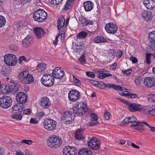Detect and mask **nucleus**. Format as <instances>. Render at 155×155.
<instances>
[{"mask_svg":"<svg viewBox=\"0 0 155 155\" xmlns=\"http://www.w3.org/2000/svg\"><path fill=\"white\" fill-rule=\"evenodd\" d=\"M152 55H153V54L149 53H147L146 54V63L147 64H150L151 63V60L150 58Z\"/></svg>","mask_w":155,"mask_h":155,"instance_id":"58836bf2","label":"nucleus"},{"mask_svg":"<svg viewBox=\"0 0 155 155\" xmlns=\"http://www.w3.org/2000/svg\"><path fill=\"white\" fill-rule=\"evenodd\" d=\"M84 130V129L83 130L82 128H80L76 132L75 137L78 140H82L84 138V137L82 136V133L83 130Z\"/></svg>","mask_w":155,"mask_h":155,"instance_id":"cd10ccee","label":"nucleus"},{"mask_svg":"<svg viewBox=\"0 0 155 155\" xmlns=\"http://www.w3.org/2000/svg\"><path fill=\"white\" fill-rule=\"evenodd\" d=\"M90 83L92 85H94L96 87H97L98 83V81H94V80H91L90 81Z\"/></svg>","mask_w":155,"mask_h":155,"instance_id":"0e129e2a","label":"nucleus"},{"mask_svg":"<svg viewBox=\"0 0 155 155\" xmlns=\"http://www.w3.org/2000/svg\"><path fill=\"white\" fill-rule=\"evenodd\" d=\"M128 109L131 112L139 111L141 109V105L136 103L131 104L129 105Z\"/></svg>","mask_w":155,"mask_h":155,"instance_id":"6ab92c4d","label":"nucleus"},{"mask_svg":"<svg viewBox=\"0 0 155 155\" xmlns=\"http://www.w3.org/2000/svg\"><path fill=\"white\" fill-rule=\"evenodd\" d=\"M78 20L79 22H81V25H82V26H84V24H85L86 21V19L85 18V17L82 16L81 15H79Z\"/></svg>","mask_w":155,"mask_h":155,"instance_id":"f704fd0d","label":"nucleus"},{"mask_svg":"<svg viewBox=\"0 0 155 155\" xmlns=\"http://www.w3.org/2000/svg\"><path fill=\"white\" fill-rule=\"evenodd\" d=\"M26 76L25 77L24 83L26 84H30L33 83L34 81V78L32 74H29V72L28 71Z\"/></svg>","mask_w":155,"mask_h":155,"instance_id":"5701e85b","label":"nucleus"},{"mask_svg":"<svg viewBox=\"0 0 155 155\" xmlns=\"http://www.w3.org/2000/svg\"><path fill=\"white\" fill-rule=\"evenodd\" d=\"M87 34L86 32L81 31L77 35V38L79 39H83L85 38L87 35Z\"/></svg>","mask_w":155,"mask_h":155,"instance_id":"72a5a7b5","label":"nucleus"},{"mask_svg":"<svg viewBox=\"0 0 155 155\" xmlns=\"http://www.w3.org/2000/svg\"><path fill=\"white\" fill-rule=\"evenodd\" d=\"M142 80V78L141 77H139L135 80V82L136 84H140V82Z\"/></svg>","mask_w":155,"mask_h":155,"instance_id":"e2e57ef3","label":"nucleus"},{"mask_svg":"<svg viewBox=\"0 0 155 155\" xmlns=\"http://www.w3.org/2000/svg\"><path fill=\"white\" fill-rule=\"evenodd\" d=\"M97 87L100 88L105 89L106 88V84L103 82H98Z\"/></svg>","mask_w":155,"mask_h":155,"instance_id":"49530a36","label":"nucleus"},{"mask_svg":"<svg viewBox=\"0 0 155 155\" xmlns=\"http://www.w3.org/2000/svg\"><path fill=\"white\" fill-rule=\"evenodd\" d=\"M45 113L44 112H40L37 114L36 116L37 118L40 119L44 117L45 116Z\"/></svg>","mask_w":155,"mask_h":155,"instance_id":"603ef678","label":"nucleus"},{"mask_svg":"<svg viewBox=\"0 0 155 155\" xmlns=\"http://www.w3.org/2000/svg\"><path fill=\"white\" fill-rule=\"evenodd\" d=\"M62 142V140L58 137L55 135L49 137L47 141L48 145L53 148L59 147L61 146Z\"/></svg>","mask_w":155,"mask_h":155,"instance_id":"7ed1b4c3","label":"nucleus"},{"mask_svg":"<svg viewBox=\"0 0 155 155\" xmlns=\"http://www.w3.org/2000/svg\"><path fill=\"white\" fill-rule=\"evenodd\" d=\"M148 38L149 40L152 43L150 47V48L152 50L154 49L155 48V31L151 32L149 34Z\"/></svg>","mask_w":155,"mask_h":155,"instance_id":"aec40b11","label":"nucleus"},{"mask_svg":"<svg viewBox=\"0 0 155 155\" xmlns=\"http://www.w3.org/2000/svg\"><path fill=\"white\" fill-rule=\"evenodd\" d=\"M149 108L150 107H146L143 108H142L141 107V109L140 110L143 113L146 114H148L149 110H149Z\"/></svg>","mask_w":155,"mask_h":155,"instance_id":"c03bdc74","label":"nucleus"},{"mask_svg":"<svg viewBox=\"0 0 155 155\" xmlns=\"http://www.w3.org/2000/svg\"><path fill=\"white\" fill-rule=\"evenodd\" d=\"M6 23V20L5 17L0 15V28L4 26Z\"/></svg>","mask_w":155,"mask_h":155,"instance_id":"e433bc0d","label":"nucleus"},{"mask_svg":"<svg viewBox=\"0 0 155 155\" xmlns=\"http://www.w3.org/2000/svg\"><path fill=\"white\" fill-rule=\"evenodd\" d=\"M90 117H91V119H93L95 120H97L98 119V117L97 115L96 114H90Z\"/></svg>","mask_w":155,"mask_h":155,"instance_id":"338daca9","label":"nucleus"},{"mask_svg":"<svg viewBox=\"0 0 155 155\" xmlns=\"http://www.w3.org/2000/svg\"><path fill=\"white\" fill-rule=\"evenodd\" d=\"M90 109L88 108L85 102H80L77 104L76 106L72 108L74 112L78 115H84L85 113Z\"/></svg>","mask_w":155,"mask_h":155,"instance_id":"f257e3e1","label":"nucleus"},{"mask_svg":"<svg viewBox=\"0 0 155 155\" xmlns=\"http://www.w3.org/2000/svg\"><path fill=\"white\" fill-rule=\"evenodd\" d=\"M124 75L126 76L129 75L132 72L131 70H127L125 71H122Z\"/></svg>","mask_w":155,"mask_h":155,"instance_id":"bf43d9fd","label":"nucleus"},{"mask_svg":"<svg viewBox=\"0 0 155 155\" xmlns=\"http://www.w3.org/2000/svg\"><path fill=\"white\" fill-rule=\"evenodd\" d=\"M71 6V5H70V4L68 3V2H66L64 9L65 10H67L71 8L72 7Z\"/></svg>","mask_w":155,"mask_h":155,"instance_id":"052dcab7","label":"nucleus"},{"mask_svg":"<svg viewBox=\"0 0 155 155\" xmlns=\"http://www.w3.org/2000/svg\"><path fill=\"white\" fill-rule=\"evenodd\" d=\"M73 79L74 84L78 86H80L81 85V83L80 80L76 78L75 76L73 75Z\"/></svg>","mask_w":155,"mask_h":155,"instance_id":"8fccbe9b","label":"nucleus"},{"mask_svg":"<svg viewBox=\"0 0 155 155\" xmlns=\"http://www.w3.org/2000/svg\"><path fill=\"white\" fill-rule=\"evenodd\" d=\"M80 97V93L78 91L74 90H71L68 94L69 99L73 102L76 101Z\"/></svg>","mask_w":155,"mask_h":155,"instance_id":"9b49d317","label":"nucleus"},{"mask_svg":"<svg viewBox=\"0 0 155 155\" xmlns=\"http://www.w3.org/2000/svg\"><path fill=\"white\" fill-rule=\"evenodd\" d=\"M27 73L28 71H23L18 75L17 79L19 81H23L24 82L25 77L26 76Z\"/></svg>","mask_w":155,"mask_h":155,"instance_id":"bb28decb","label":"nucleus"},{"mask_svg":"<svg viewBox=\"0 0 155 155\" xmlns=\"http://www.w3.org/2000/svg\"><path fill=\"white\" fill-rule=\"evenodd\" d=\"M54 78L49 74H44L41 79V83L45 87H50L54 84Z\"/></svg>","mask_w":155,"mask_h":155,"instance_id":"20e7f679","label":"nucleus"},{"mask_svg":"<svg viewBox=\"0 0 155 155\" xmlns=\"http://www.w3.org/2000/svg\"><path fill=\"white\" fill-rule=\"evenodd\" d=\"M143 124L142 122H140V123L138 125V127H137V130L142 131L144 130V126L142 124Z\"/></svg>","mask_w":155,"mask_h":155,"instance_id":"3c124183","label":"nucleus"},{"mask_svg":"<svg viewBox=\"0 0 155 155\" xmlns=\"http://www.w3.org/2000/svg\"><path fill=\"white\" fill-rule=\"evenodd\" d=\"M28 38V37H26L22 41V46L25 48L29 46L31 44V41L27 40Z\"/></svg>","mask_w":155,"mask_h":155,"instance_id":"473e14b6","label":"nucleus"},{"mask_svg":"<svg viewBox=\"0 0 155 155\" xmlns=\"http://www.w3.org/2000/svg\"><path fill=\"white\" fill-rule=\"evenodd\" d=\"M57 23V28L60 33L61 29L64 26L65 23V19L62 16L59 18Z\"/></svg>","mask_w":155,"mask_h":155,"instance_id":"a878e982","label":"nucleus"},{"mask_svg":"<svg viewBox=\"0 0 155 155\" xmlns=\"http://www.w3.org/2000/svg\"><path fill=\"white\" fill-rule=\"evenodd\" d=\"M84 45H82L81 46H77L76 52L77 53H80L83 51V48Z\"/></svg>","mask_w":155,"mask_h":155,"instance_id":"de8ad7c7","label":"nucleus"},{"mask_svg":"<svg viewBox=\"0 0 155 155\" xmlns=\"http://www.w3.org/2000/svg\"><path fill=\"white\" fill-rule=\"evenodd\" d=\"M94 41L97 43H103L107 41V40L102 37L97 36L94 39Z\"/></svg>","mask_w":155,"mask_h":155,"instance_id":"7c9ffc66","label":"nucleus"},{"mask_svg":"<svg viewBox=\"0 0 155 155\" xmlns=\"http://www.w3.org/2000/svg\"><path fill=\"white\" fill-rule=\"evenodd\" d=\"M17 101L19 104H23L27 101V97L25 93L23 92H20L18 93L16 96Z\"/></svg>","mask_w":155,"mask_h":155,"instance_id":"4468645a","label":"nucleus"},{"mask_svg":"<svg viewBox=\"0 0 155 155\" xmlns=\"http://www.w3.org/2000/svg\"><path fill=\"white\" fill-rule=\"evenodd\" d=\"M105 28L108 33L114 34L117 31V27L115 24L113 23H109L105 25Z\"/></svg>","mask_w":155,"mask_h":155,"instance_id":"ddd939ff","label":"nucleus"},{"mask_svg":"<svg viewBox=\"0 0 155 155\" xmlns=\"http://www.w3.org/2000/svg\"><path fill=\"white\" fill-rule=\"evenodd\" d=\"M34 32L38 38H40L43 37L46 33L43 29L40 27H35L34 29Z\"/></svg>","mask_w":155,"mask_h":155,"instance_id":"2eb2a0df","label":"nucleus"},{"mask_svg":"<svg viewBox=\"0 0 155 155\" xmlns=\"http://www.w3.org/2000/svg\"><path fill=\"white\" fill-rule=\"evenodd\" d=\"M56 122L50 118L45 119L43 122L44 127L47 130H53L56 128Z\"/></svg>","mask_w":155,"mask_h":155,"instance_id":"0eeeda50","label":"nucleus"},{"mask_svg":"<svg viewBox=\"0 0 155 155\" xmlns=\"http://www.w3.org/2000/svg\"><path fill=\"white\" fill-rule=\"evenodd\" d=\"M148 111L149 114L152 116H155V106L150 107Z\"/></svg>","mask_w":155,"mask_h":155,"instance_id":"a19ab883","label":"nucleus"},{"mask_svg":"<svg viewBox=\"0 0 155 155\" xmlns=\"http://www.w3.org/2000/svg\"><path fill=\"white\" fill-rule=\"evenodd\" d=\"M47 16V13L42 9L37 10L34 13L33 15L35 20L40 22L45 21Z\"/></svg>","mask_w":155,"mask_h":155,"instance_id":"f03ea898","label":"nucleus"},{"mask_svg":"<svg viewBox=\"0 0 155 155\" xmlns=\"http://www.w3.org/2000/svg\"><path fill=\"white\" fill-rule=\"evenodd\" d=\"M80 62L82 64L85 63L86 60L85 59V56L84 55H82L80 58L79 59Z\"/></svg>","mask_w":155,"mask_h":155,"instance_id":"5fc2aeb1","label":"nucleus"},{"mask_svg":"<svg viewBox=\"0 0 155 155\" xmlns=\"http://www.w3.org/2000/svg\"><path fill=\"white\" fill-rule=\"evenodd\" d=\"M41 106L43 108H46L51 105V102L48 97H43L41 101Z\"/></svg>","mask_w":155,"mask_h":155,"instance_id":"a211bd4d","label":"nucleus"},{"mask_svg":"<svg viewBox=\"0 0 155 155\" xmlns=\"http://www.w3.org/2000/svg\"><path fill=\"white\" fill-rule=\"evenodd\" d=\"M90 140H88L87 144L90 148L94 150H96L99 149L100 146V142L98 141L97 139L94 137H92L91 138H89Z\"/></svg>","mask_w":155,"mask_h":155,"instance_id":"6e6552de","label":"nucleus"},{"mask_svg":"<svg viewBox=\"0 0 155 155\" xmlns=\"http://www.w3.org/2000/svg\"><path fill=\"white\" fill-rule=\"evenodd\" d=\"M78 155H92V153L90 150L84 148L79 151Z\"/></svg>","mask_w":155,"mask_h":155,"instance_id":"393cba45","label":"nucleus"},{"mask_svg":"<svg viewBox=\"0 0 155 155\" xmlns=\"http://www.w3.org/2000/svg\"><path fill=\"white\" fill-rule=\"evenodd\" d=\"M46 65L45 64H39L36 67L37 70L38 72H41L46 68Z\"/></svg>","mask_w":155,"mask_h":155,"instance_id":"c756f323","label":"nucleus"},{"mask_svg":"<svg viewBox=\"0 0 155 155\" xmlns=\"http://www.w3.org/2000/svg\"><path fill=\"white\" fill-rule=\"evenodd\" d=\"M11 86H12V85H10L6 86L4 89V91H3V92L4 94H7L12 92V88Z\"/></svg>","mask_w":155,"mask_h":155,"instance_id":"2f4dec72","label":"nucleus"},{"mask_svg":"<svg viewBox=\"0 0 155 155\" xmlns=\"http://www.w3.org/2000/svg\"><path fill=\"white\" fill-rule=\"evenodd\" d=\"M4 61L8 66H14L17 63V58L13 54H8L4 56Z\"/></svg>","mask_w":155,"mask_h":155,"instance_id":"423d86ee","label":"nucleus"},{"mask_svg":"<svg viewBox=\"0 0 155 155\" xmlns=\"http://www.w3.org/2000/svg\"><path fill=\"white\" fill-rule=\"evenodd\" d=\"M144 84L146 87H152L155 86V79L154 78L146 77L144 80Z\"/></svg>","mask_w":155,"mask_h":155,"instance_id":"dca6fc26","label":"nucleus"},{"mask_svg":"<svg viewBox=\"0 0 155 155\" xmlns=\"http://www.w3.org/2000/svg\"><path fill=\"white\" fill-rule=\"evenodd\" d=\"M100 72H99L98 75V77L101 79L103 77V76L104 75L105 73L107 72V71L106 69H100Z\"/></svg>","mask_w":155,"mask_h":155,"instance_id":"4c0bfd02","label":"nucleus"},{"mask_svg":"<svg viewBox=\"0 0 155 155\" xmlns=\"http://www.w3.org/2000/svg\"><path fill=\"white\" fill-rule=\"evenodd\" d=\"M62 68L59 67L55 68L53 70L52 76L53 78L58 79L62 78L64 75V72Z\"/></svg>","mask_w":155,"mask_h":155,"instance_id":"1a4fd4ad","label":"nucleus"},{"mask_svg":"<svg viewBox=\"0 0 155 155\" xmlns=\"http://www.w3.org/2000/svg\"><path fill=\"white\" fill-rule=\"evenodd\" d=\"M21 114H13L11 116L12 118L18 120H20L22 118V116L20 115Z\"/></svg>","mask_w":155,"mask_h":155,"instance_id":"c9c22d12","label":"nucleus"},{"mask_svg":"<svg viewBox=\"0 0 155 155\" xmlns=\"http://www.w3.org/2000/svg\"><path fill=\"white\" fill-rule=\"evenodd\" d=\"M77 152L75 147L68 146L64 148L63 153L64 155H75Z\"/></svg>","mask_w":155,"mask_h":155,"instance_id":"9d476101","label":"nucleus"},{"mask_svg":"<svg viewBox=\"0 0 155 155\" xmlns=\"http://www.w3.org/2000/svg\"><path fill=\"white\" fill-rule=\"evenodd\" d=\"M110 113L105 110L104 114V116L106 120H108L110 118Z\"/></svg>","mask_w":155,"mask_h":155,"instance_id":"4d7b16f0","label":"nucleus"},{"mask_svg":"<svg viewBox=\"0 0 155 155\" xmlns=\"http://www.w3.org/2000/svg\"><path fill=\"white\" fill-rule=\"evenodd\" d=\"M115 86H114V90H115L117 91H122L123 90L121 87L120 86L116 84H115Z\"/></svg>","mask_w":155,"mask_h":155,"instance_id":"680f3d73","label":"nucleus"},{"mask_svg":"<svg viewBox=\"0 0 155 155\" xmlns=\"http://www.w3.org/2000/svg\"><path fill=\"white\" fill-rule=\"evenodd\" d=\"M12 88V93L15 94L16 93H17L18 92L19 90V87L15 85H12V86H11Z\"/></svg>","mask_w":155,"mask_h":155,"instance_id":"79ce46f5","label":"nucleus"},{"mask_svg":"<svg viewBox=\"0 0 155 155\" xmlns=\"http://www.w3.org/2000/svg\"><path fill=\"white\" fill-rule=\"evenodd\" d=\"M84 6L85 11L88 12L93 8L94 4L90 1H87L84 3Z\"/></svg>","mask_w":155,"mask_h":155,"instance_id":"412c9836","label":"nucleus"},{"mask_svg":"<svg viewBox=\"0 0 155 155\" xmlns=\"http://www.w3.org/2000/svg\"><path fill=\"white\" fill-rule=\"evenodd\" d=\"M146 7L148 9H150L151 8L152 9L153 8L155 7V2H149L147 5H145Z\"/></svg>","mask_w":155,"mask_h":155,"instance_id":"a18cd8bd","label":"nucleus"},{"mask_svg":"<svg viewBox=\"0 0 155 155\" xmlns=\"http://www.w3.org/2000/svg\"><path fill=\"white\" fill-rule=\"evenodd\" d=\"M49 2L53 5H58L63 0H48Z\"/></svg>","mask_w":155,"mask_h":155,"instance_id":"09e8293b","label":"nucleus"},{"mask_svg":"<svg viewBox=\"0 0 155 155\" xmlns=\"http://www.w3.org/2000/svg\"><path fill=\"white\" fill-rule=\"evenodd\" d=\"M87 75L89 77H91V78H93L95 77V75L93 72L91 71H87L86 72Z\"/></svg>","mask_w":155,"mask_h":155,"instance_id":"13d9d810","label":"nucleus"},{"mask_svg":"<svg viewBox=\"0 0 155 155\" xmlns=\"http://www.w3.org/2000/svg\"><path fill=\"white\" fill-rule=\"evenodd\" d=\"M137 119L134 116L126 117L121 122L122 124H128L136 121Z\"/></svg>","mask_w":155,"mask_h":155,"instance_id":"b1692460","label":"nucleus"},{"mask_svg":"<svg viewBox=\"0 0 155 155\" xmlns=\"http://www.w3.org/2000/svg\"><path fill=\"white\" fill-rule=\"evenodd\" d=\"M142 16L147 21H149L152 17V13L150 11H145L142 13Z\"/></svg>","mask_w":155,"mask_h":155,"instance_id":"4be33fe9","label":"nucleus"},{"mask_svg":"<svg viewBox=\"0 0 155 155\" xmlns=\"http://www.w3.org/2000/svg\"><path fill=\"white\" fill-rule=\"evenodd\" d=\"M24 108V105L23 104H16L12 107V113L14 114H21Z\"/></svg>","mask_w":155,"mask_h":155,"instance_id":"f3484780","label":"nucleus"},{"mask_svg":"<svg viewBox=\"0 0 155 155\" xmlns=\"http://www.w3.org/2000/svg\"><path fill=\"white\" fill-rule=\"evenodd\" d=\"M115 84L113 83H109L106 84V87H107L110 88H113L114 89Z\"/></svg>","mask_w":155,"mask_h":155,"instance_id":"774afa93","label":"nucleus"},{"mask_svg":"<svg viewBox=\"0 0 155 155\" xmlns=\"http://www.w3.org/2000/svg\"><path fill=\"white\" fill-rule=\"evenodd\" d=\"M98 123L97 120H95L93 119H91L88 122V125L91 126H94Z\"/></svg>","mask_w":155,"mask_h":155,"instance_id":"ea45409f","label":"nucleus"},{"mask_svg":"<svg viewBox=\"0 0 155 155\" xmlns=\"http://www.w3.org/2000/svg\"><path fill=\"white\" fill-rule=\"evenodd\" d=\"M2 72L4 75L7 76L9 75L11 71L9 68L3 67L2 68Z\"/></svg>","mask_w":155,"mask_h":155,"instance_id":"c85d7f7f","label":"nucleus"},{"mask_svg":"<svg viewBox=\"0 0 155 155\" xmlns=\"http://www.w3.org/2000/svg\"><path fill=\"white\" fill-rule=\"evenodd\" d=\"M18 48L17 46L14 45H12L10 46L11 50L12 51H16L17 50Z\"/></svg>","mask_w":155,"mask_h":155,"instance_id":"69168bd1","label":"nucleus"},{"mask_svg":"<svg viewBox=\"0 0 155 155\" xmlns=\"http://www.w3.org/2000/svg\"><path fill=\"white\" fill-rule=\"evenodd\" d=\"M74 115L72 112L67 111L64 112L61 117V119L65 120L66 122L69 123L71 122L74 120Z\"/></svg>","mask_w":155,"mask_h":155,"instance_id":"f8f14e48","label":"nucleus"},{"mask_svg":"<svg viewBox=\"0 0 155 155\" xmlns=\"http://www.w3.org/2000/svg\"><path fill=\"white\" fill-rule=\"evenodd\" d=\"M12 101L10 97L4 96L0 98V106L3 108H7L12 105Z\"/></svg>","mask_w":155,"mask_h":155,"instance_id":"39448f33","label":"nucleus"},{"mask_svg":"<svg viewBox=\"0 0 155 155\" xmlns=\"http://www.w3.org/2000/svg\"><path fill=\"white\" fill-rule=\"evenodd\" d=\"M21 143H25L26 144L30 145L33 142L31 140H22L21 141Z\"/></svg>","mask_w":155,"mask_h":155,"instance_id":"864d4df0","label":"nucleus"},{"mask_svg":"<svg viewBox=\"0 0 155 155\" xmlns=\"http://www.w3.org/2000/svg\"><path fill=\"white\" fill-rule=\"evenodd\" d=\"M26 58L24 56H21L18 59V62L20 64H21L23 61H26Z\"/></svg>","mask_w":155,"mask_h":155,"instance_id":"6e6d98bb","label":"nucleus"},{"mask_svg":"<svg viewBox=\"0 0 155 155\" xmlns=\"http://www.w3.org/2000/svg\"><path fill=\"white\" fill-rule=\"evenodd\" d=\"M139 123V122L136 121H135L134 122L132 123L131 125V127L133 129L137 130Z\"/></svg>","mask_w":155,"mask_h":155,"instance_id":"37998d69","label":"nucleus"}]
</instances>
